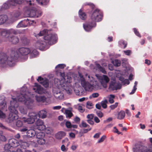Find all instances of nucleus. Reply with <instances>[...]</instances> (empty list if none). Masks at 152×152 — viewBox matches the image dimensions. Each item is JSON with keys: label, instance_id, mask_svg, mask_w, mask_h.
I'll return each instance as SVG.
<instances>
[{"label": "nucleus", "instance_id": "obj_1", "mask_svg": "<svg viewBox=\"0 0 152 152\" xmlns=\"http://www.w3.org/2000/svg\"><path fill=\"white\" fill-rule=\"evenodd\" d=\"M59 74L62 77L61 80H60L56 78H55L54 82L55 86L58 89L64 90L67 94H71L72 93V89L69 83L70 82L71 78L65 76L64 72H60Z\"/></svg>", "mask_w": 152, "mask_h": 152}, {"label": "nucleus", "instance_id": "obj_2", "mask_svg": "<svg viewBox=\"0 0 152 152\" xmlns=\"http://www.w3.org/2000/svg\"><path fill=\"white\" fill-rule=\"evenodd\" d=\"M19 57V54L17 51H14L11 50L9 56L4 53H0V64L8 65L10 66H13L14 65L15 60Z\"/></svg>", "mask_w": 152, "mask_h": 152}, {"label": "nucleus", "instance_id": "obj_3", "mask_svg": "<svg viewBox=\"0 0 152 152\" xmlns=\"http://www.w3.org/2000/svg\"><path fill=\"white\" fill-rule=\"evenodd\" d=\"M12 100L10 102V106L9 108L10 113L9 115L8 119L10 122L15 120L18 118V111L16 109L18 106L16 98H12Z\"/></svg>", "mask_w": 152, "mask_h": 152}, {"label": "nucleus", "instance_id": "obj_4", "mask_svg": "<svg viewBox=\"0 0 152 152\" xmlns=\"http://www.w3.org/2000/svg\"><path fill=\"white\" fill-rule=\"evenodd\" d=\"M37 35L39 36L45 35L44 37V39L45 40L47 41L49 45L55 43L57 40V34H52L50 33V31L46 29L40 31Z\"/></svg>", "mask_w": 152, "mask_h": 152}, {"label": "nucleus", "instance_id": "obj_5", "mask_svg": "<svg viewBox=\"0 0 152 152\" xmlns=\"http://www.w3.org/2000/svg\"><path fill=\"white\" fill-rule=\"evenodd\" d=\"M150 141L152 143V138L150 139ZM135 148H133L134 152H152V150L147 147L140 144H136Z\"/></svg>", "mask_w": 152, "mask_h": 152}, {"label": "nucleus", "instance_id": "obj_6", "mask_svg": "<svg viewBox=\"0 0 152 152\" xmlns=\"http://www.w3.org/2000/svg\"><path fill=\"white\" fill-rule=\"evenodd\" d=\"M102 15L100 10L96 9L93 12L91 17V20L95 22H99L102 20Z\"/></svg>", "mask_w": 152, "mask_h": 152}, {"label": "nucleus", "instance_id": "obj_7", "mask_svg": "<svg viewBox=\"0 0 152 152\" xmlns=\"http://www.w3.org/2000/svg\"><path fill=\"white\" fill-rule=\"evenodd\" d=\"M18 33L17 31L13 29L7 30L5 29L0 28V34L3 37L8 38L10 35L12 34H16Z\"/></svg>", "mask_w": 152, "mask_h": 152}, {"label": "nucleus", "instance_id": "obj_8", "mask_svg": "<svg viewBox=\"0 0 152 152\" xmlns=\"http://www.w3.org/2000/svg\"><path fill=\"white\" fill-rule=\"evenodd\" d=\"M37 114L34 112H31L29 113L28 118L23 120L24 122H27L28 124H32L33 123L36 119L37 118Z\"/></svg>", "mask_w": 152, "mask_h": 152}, {"label": "nucleus", "instance_id": "obj_9", "mask_svg": "<svg viewBox=\"0 0 152 152\" xmlns=\"http://www.w3.org/2000/svg\"><path fill=\"white\" fill-rule=\"evenodd\" d=\"M96 23L90 20L88 23L83 24V27L84 29L87 31H89L91 30L93 27H95Z\"/></svg>", "mask_w": 152, "mask_h": 152}, {"label": "nucleus", "instance_id": "obj_10", "mask_svg": "<svg viewBox=\"0 0 152 152\" xmlns=\"http://www.w3.org/2000/svg\"><path fill=\"white\" fill-rule=\"evenodd\" d=\"M33 89L35 92L39 94H42L47 93L45 89L37 83L35 84V86L34 87Z\"/></svg>", "mask_w": 152, "mask_h": 152}, {"label": "nucleus", "instance_id": "obj_11", "mask_svg": "<svg viewBox=\"0 0 152 152\" xmlns=\"http://www.w3.org/2000/svg\"><path fill=\"white\" fill-rule=\"evenodd\" d=\"M12 50L14 51H17L19 54V57L20 53L22 55H26L31 52V50L28 48H20L18 50Z\"/></svg>", "mask_w": 152, "mask_h": 152}, {"label": "nucleus", "instance_id": "obj_12", "mask_svg": "<svg viewBox=\"0 0 152 152\" xmlns=\"http://www.w3.org/2000/svg\"><path fill=\"white\" fill-rule=\"evenodd\" d=\"M121 87V85L120 83H117L115 80H114L110 83L109 88L113 91L119 89Z\"/></svg>", "mask_w": 152, "mask_h": 152}, {"label": "nucleus", "instance_id": "obj_13", "mask_svg": "<svg viewBox=\"0 0 152 152\" xmlns=\"http://www.w3.org/2000/svg\"><path fill=\"white\" fill-rule=\"evenodd\" d=\"M38 81L44 87L47 88L49 86V81L47 78H43L39 76L37 79Z\"/></svg>", "mask_w": 152, "mask_h": 152}, {"label": "nucleus", "instance_id": "obj_14", "mask_svg": "<svg viewBox=\"0 0 152 152\" xmlns=\"http://www.w3.org/2000/svg\"><path fill=\"white\" fill-rule=\"evenodd\" d=\"M100 79L101 84L104 88H107V84L109 81L108 77L106 75H103L101 77Z\"/></svg>", "mask_w": 152, "mask_h": 152}, {"label": "nucleus", "instance_id": "obj_15", "mask_svg": "<svg viewBox=\"0 0 152 152\" xmlns=\"http://www.w3.org/2000/svg\"><path fill=\"white\" fill-rule=\"evenodd\" d=\"M36 124L39 130H43L46 129V126L43 124V122L41 120H37L36 122Z\"/></svg>", "mask_w": 152, "mask_h": 152}, {"label": "nucleus", "instance_id": "obj_16", "mask_svg": "<svg viewBox=\"0 0 152 152\" xmlns=\"http://www.w3.org/2000/svg\"><path fill=\"white\" fill-rule=\"evenodd\" d=\"M46 44L45 42L41 41H37L36 44V45L37 48L41 50H43L45 49Z\"/></svg>", "mask_w": 152, "mask_h": 152}, {"label": "nucleus", "instance_id": "obj_17", "mask_svg": "<svg viewBox=\"0 0 152 152\" xmlns=\"http://www.w3.org/2000/svg\"><path fill=\"white\" fill-rule=\"evenodd\" d=\"M9 143L11 145L12 147H16L19 145V143L16 139L12 138L9 140Z\"/></svg>", "mask_w": 152, "mask_h": 152}, {"label": "nucleus", "instance_id": "obj_18", "mask_svg": "<svg viewBox=\"0 0 152 152\" xmlns=\"http://www.w3.org/2000/svg\"><path fill=\"white\" fill-rule=\"evenodd\" d=\"M8 40L13 44H16L19 41V39L17 37L12 36V35H10L9 36Z\"/></svg>", "mask_w": 152, "mask_h": 152}, {"label": "nucleus", "instance_id": "obj_19", "mask_svg": "<svg viewBox=\"0 0 152 152\" xmlns=\"http://www.w3.org/2000/svg\"><path fill=\"white\" fill-rule=\"evenodd\" d=\"M23 1L24 0H9L8 2L10 5L15 6L17 4H21Z\"/></svg>", "mask_w": 152, "mask_h": 152}, {"label": "nucleus", "instance_id": "obj_20", "mask_svg": "<svg viewBox=\"0 0 152 152\" xmlns=\"http://www.w3.org/2000/svg\"><path fill=\"white\" fill-rule=\"evenodd\" d=\"M79 15L80 18L83 20H85L87 18V15L83 11L82 9H80L79 11Z\"/></svg>", "mask_w": 152, "mask_h": 152}, {"label": "nucleus", "instance_id": "obj_21", "mask_svg": "<svg viewBox=\"0 0 152 152\" xmlns=\"http://www.w3.org/2000/svg\"><path fill=\"white\" fill-rule=\"evenodd\" d=\"M36 133L34 130L33 129H30L28 130L26 132V136L28 137H32L34 136Z\"/></svg>", "mask_w": 152, "mask_h": 152}, {"label": "nucleus", "instance_id": "obj_22", "mask_svg": "<svg viewBox=\"0 0 152 152\" xmlns=\"http://www.w3.org/2000/svg\"><path fill=\"white\" fill-rule=\"evenodd\" d=\"M54 96L56 98L59 99H62L64 98V94L61 91H57L54 93Z\"/></svg>", "mask_w": 152, "mask_h": 152}, {"label": "nucleus", "instance_id": "obj_23", "mask_svg": "<svg viewBox=\"0 0 152 152\" xmlns=\"http://www.w3.org/2000/svg\"><path fill=\"white\" fill-rule=\"evenodd\" d=\"M65 135L66 133L64 132L60 131L56 134V137L58 139L61 140Z\"/></svg>", "mask_w": 152, "mask_h": 152}, {"label": "nucleus", "instance_id": "obj_24", "mask_svg": "<svg viewBox=\"0 0 152 152\" xmlns=\"http://www.w3.org/2000/svg\"><path fill=\"white\" fill-rule=\"evenodd\" d=\"M8 17L7 15H0V24H2L5 23Z\"/></svg>", "mask_w": 152, "mask_h": 152}, {"label": "nucleus", "instance_id": "obj_25", "mask_svg": "<svg viewBox=\"0 0 152 152\" xmlns=\"http://www.w3.org/2000/svg\"><path fill=\"white\" fill-rule=\"evenodd\" d=\"M38 114L39 118H44L46 117V112L45 110H42L39 111Z\"/></svg>", "mask_w": 152, "mask_h": 152}, {"label": "nucleus", "instance_id": "obj_26", "mask_svg": "<svg viewBox=\"0 0 152 152\" xmlns=\"http://www.w3.org/2000/svg\"><path fill=\"white\" fill-rule=\"evenodd\" d=\"M86 86V87H85L84 88L86 90H90L94 89V84H91L89 82L87 83Z\"/></svg>", "mask_w": 152, "mask_h": 152}, {"label": "nucleus", "instance_id": "obj_27", "mask_svg": "<svg viewBox=\"0 0 152 152\" xmlns=\"http://www.w3.org/2000/svg\"><path fill=\"white\" fill-rule=\"evenodd\" d=\"M19 145L21 148L23 150H25V149L29 146V144L27 142H21L20 143H19Z\"/></svg>", "mask_w": 152, "mask_h": 152}, {"label": "nucleus", "instance_id": "obj_28", "mask_svg": "<svg viewBox=\"0 0 152 152\" xmlns=\"http://www.w3.org/2000/svg\"><path fill=\"white\" fill-rule=\"evenodd\" d=\"M37 101L38 102H45L46 100V97L44 96H36V97Z\"/></svg>", "mask_w": 152, "mask_h": 152}, {"label": "nucleus", "instance_id": "obj_29", "mask_svg": "<svg viewBox=\"0 0 152 152\" xmlns=\"http://www.w3.org/2000/svg\"><path fill=\"white\" fill-rule=\"evenodd\" d=\"M125 113L124 111H121L118 114L117 118L118 119L121 120L123 119L125 117Z\"/></svg>", "mask_w": 152, "mask_h": 152}, {"label": "nucleus", "instance_id": "obj_30", "mask_svg": "<svg viewBox=\"0 0 152 152\" xmlns=\"http://www.w3.org/2000/svg\"><path fill=\"white\" fill-rule=\"evenodd\" d=\"M96 65L99 70L104 74H106V72L104 68L102 67L99 64L96 63Z\"/></svg>", "mask_w": 152, "mask_h": 152}, {"label": "nucleus", "instance_id": "obj_31", "mask_svg": "<svg viewBox=\"0 0 152 152\" xmlns=\"http://www.w3.org/2000/svg\"><path fill=\"white\" fill-rule=\"evenodd\" d=\"M23 21H25L23 23L25 27H26L30 25L31 24H32L33 21H32L31 20H30L28 19L27 18L26 19H25L22 20Z\"/></svg>", "mask_w": 152, "mask_h": 152}, {"label": "nucleus", "instance_id": "obj_32", "mask_svg": "<svg viewBox=\"0 0 152 152\" xmlns=\"http://www.w3.org/2000/svg\"><path fill=\"white\" fill-rule=\"evenodd\" d=\"M33 102V101L32 99L29 98L28 99H26L25 102L24 104L29 107V106H30L32 104Z\"/></svg>", "mask_w": 152, "mask_h": 152}, {"label": "nucleus", "instance_id": "obj_33", "mask_svg": "<svg viewBox=\"0 0 152 152\" xmlns=\"http://www.w3.org/2000/svg\"><path fill=\"white\" fill-rule=\"evenodd\" d=\"M38 3L42 5H47L49 1V0H36Z\"/></svg>", "mask_w": 152, "mask_h": 152}, {"label": "nucleus", "instance_id": "obj_34", "mask_svg": "<svg viewBox=\"0 0 152 152\" xmlns=\"http://www.w3.org/2000/svg\"><path fill=\"white\" fill-rule=\"evenodd\" d=\"M17 99L19 102H24V103L26 99L25 96L23 95H21L18 97Z\"/></svg>", "mask_w": 152, "mask_h": 152}, {"label": "nucleus", "instance_id": "obj_35", "mask_svg": "<svg viewBox=\"0 0 152 152\" xmlns=\"http://www.w3.org/2000/svg\"><path fill=\"white\" fill-rule=\"evenodd\" d=\"M112 63L116 66H120L121 64V61L117 59H115L114 61H113Z\"/></svg>", "mask_w": 152, "mask_h": 152}, {"label": "nucleus", "instance_id": "obj_36", "mask_svg": "<svg viewBox=\"0 0 152 152\" xmlns=\"http://www.w3.org/2000/svg\"><path fill=\"white\" fill-rule=\"evenodd\" d=\"M45 136V134L43 132H39L37 133L36 137L38 139L43 138Z\"/></svg>", "mask_w": 152, "mask_h": 152}, {"label": "nucleus", "instance_id": "obj_37", "mask_svg": "<svg viewBox=\"0 0 152 152\" xmlns=\"http://www.w3.org/2000/svg\"><path fill=\"white\" fill-rule=\"evenodd\" d=\"M65 114L66 118H70L73 115V114L70 110H67L65 111Z\"/></svg>", "mask_w": 152, "mask_h": 152}, {"label": "nucleus", "instance_id": "obj_38", "mask_svg": "<svg viewBox=\"0 0 152 152\" xmlns=\"http://www.w3.org/2000/svg\"><path fill=\"white\" fill-rule=\"evenodd\" d=\"M21 40L22 43L25 45H28L29 42V40L25 37H23L21 39Z\"/></svg>", "mask_w": 152, "mask_h": 152}, {"label": "nucleus", "instance_id": "obj_39", "mask_svg": "<svg viewBox=\"0 0 152 152\" xmlns=\"http://www.w3.org/2000/svg\"><path fill=\"white\" fill-rule=\"evenodd\" d=\"M108 103V101L105 99L104 101H102L101 102V104L102 107L104 108L105 109L107 108V104Z\"/></svg>", "mask_w": 152, "mask_h": 152}, {"label": "nucleus", "instance_id": "obj_40", "mask_svg": "<svg viewBox=\"0 0 152 152\" xmlns=\"http://www.w3.org/2000/svg\"><path fill=\"white\" fill-rule=\"evenodd\" d=\"M36 15V11L34 10H31L29 13V16L30 17H33L35 16Z\"/></svg>", "mask_w": 152, "mask_h": 152}, {"label": "nucleus", "instance_id": "obj_41", "mask_svg": "<svg viewBox=\"0 0 152 152\" xmlns=\"http://www.w3.org/2000/svg\"><path fill=\"white\" fill-rule=\"evenodd\" d=\"M12 5H10L8 1L6 3H4L2 6L1 8L3 9H6L8 8L9 7Z\"/></svg>", "mask_w": 152, "mask_h": 152}, {"label": "nucleus", "instance_id": "obj_42", "mask_svg": "<svg viewBox=\"0 0 152 152\" xmlns=\"http://www.w3.org/2000/svg\"><path fill=\"white\" fill-rule=\"evenodd\" d=\"M137 83H137V81H135V83H134V86L133 89H132V92H131L130 93V94H134L135 93L136 90L137 89V88L136 87V86H137Z\"/></svg>", "mask_w": 152, "mask_h": 152}, {"label": "nucleus", "instance_id": "obj_43", "mask_svg": "<svg viewBox=\"0 0 152 152\" xmlns=\"http://www.w3.org/2000/svg\"><path fill=\"white\" fill-rule=\"evenodd\" d=\"M37 141L38 143L41 145L44 144L45 142V140L43 138L38 139Z\"/></svg>", "mask_w": 152, "mask_h": 152}, {"label": "nucleus", "instance_id": "obj_44", "mask_svg": "<svg viewBox=\"0 0 152 152\" xmlns=\"http://www.w3.org/2000/svg\"><path fill=\"white\" fill-rule=\"evenodd\" d=\"M30 53L32 56L35 57L38 54V52L36 49H34Z\"/></svg>", "mask_w": 152, "mask_h": 152}, {"label": "nucleus", "instance_id": "obj_45", "mask_svg": "<svg viewBox=\"0 0 152 152\" xmlns=\"http://www.w3.org/2000/svg\"><path fill=\"white\" fill-rule=\"evenodd\" d=\"M115 96L110 94L109 98V102L110 103H113L114 102L113 99L115 98Z\"/></svg>", "mask_w": 152, "mask_h": 152}, {"label": "nucleus", "instance_id": "obj_46", "mask_svg": "<svg viewBox=\"0 0 152 152\" xmlns=\"http://www.w3.org/2000/svg\"><path fill=\"white\" fill-rule=\"evenodd\" d=\"M16 125L18 127H21L23 125V122L20 120H18L16 122Z\"/></svg>", "mask_w": 152, "mask_h": 152}, {"label": "nucleus", "instance_id": "obj_47", "mask_svg": "<svg viewBox=\"0 0 152 152\" xmlns=\"http://www.w3.org/2000/svg\"><path fill=\"white\" fill-rule=\"evenodd\" d=\"M84 6L88 5L91 7L92 9H93L95 7L94 5L92 3L90 2H86L84 4Z\"/></svg>", "mask_w": 152, "mask_h": 152}, {"label": "nucleus", "instance_id": "obj_48", "mask_svg": "<svg viewBox=\"0 0 152 152\" xmlns=\"http://www.w3.org/2000/svg\"><path fill=\"white\" fill-rule=\"evenodd\" d=\"M81 83L82 85L84 88L86 87V86L88 82H86L84 79H82L81 80Z\"/></svg>", "mask_w": 152, "mask_h": 152}, {"label": "nucleus", "instance_id": "obj_49", "mask_svg": "<svg viewBox=\"0 0 152 152\" xmlns=\"http://www.w3.org/2000/svg\"><path fill=\"white\" fill-rule=\"evenodd\" d=\"M25 21H23L22 20L20 21L17 25V28L20 27H25L24 26V25L23 23Z\"/></svg>", "mask_w": 152, "mask_h": 152}, {"label": "nucleus", "instance_id": "obj_50", "mask_svg": "<svg viewBox=\"0 0 152 152\" xmlns=\"http://www.w3.org/2000/svg\"><path fill=\"white\" fill-rule=\"evenodd\" d=\"M99 96V94L98 93H94L92 94V95L89 97L90 99H91L92 97L96 98L97 97Z\"/></svg>", "mask_w": 152, "mask_h": 152}, {"label": "nucleus", "instance_id": "obj_51", "mask_svg": "<svg viewBox=\"0 0 152 152\" xmlns=\"http://www.w3.org/2000/svg\"><path fill=\"white\" fill-rule=\"evenodd\" d=\"M65 125L66 127L68 128H71L72 124L71 122L69 121H67L65 123Z\"/></svg>", "mask_w": 152, "mask_h": 152}, {"label": "nucleus", "instance_id": "obj_52", "mask_svg": "<svg viewBox=\"0 0 152 152\" xmlns=\"http://www.w3.org/2000/svg\"><path fill=\"white\" fill-rule=\"evenodd\" d=\"M96 114L99 118H102L103 116V113L100 111H97Z\"/></svg>", "mask_w": 152, "mask_h": 152}, {"label": "nucleus", "instance_id": "obj_53", "mask_svg": "<svg viewBox=\"0 0 152 152\" xmlns=\"http://www.w3.org/2000/svg\"><path fill=\"white\" fill-rule=\"evenodd\" d=\"M133 30H134V31L135 34L137 36L139 37H141V36L139 32L137 31V30L136 28H134Z\"/></svg>", "mask_w": 152, "mask_h": 152}, {"label": "nucleus", "instance_id": "obj_54", "mask_svg": "<svg viewBox=\"0 0 152 152\" xmlns=\"http://www.w3.org/2000/svg\"><path fill=\"white\" fill-rule=\"evenodd\" d=\"M91 128H90L88 129H82L81 130L83 134H85L87 133L89 131H90L91 129Z\"/></svg>", "mask_w": 152, "mask_h": 152}, {"label": "nucleus", "instance_id": "obj_55", "mask_svg": "<svg viewBox=\"0 0 152 152\" xmlns=\"http://www.w3.org/2000/svg\"><path fill=\"white\" fill-rule=\"evenodd\" d=\"M66 66V65L64 64H59L56 67V68H59L60 69H63Z\"/></svg>", "mask_w": 152, "mask_h": 152}, {"label": "nucleus", "instance_id": "obj_56", "mask_svg": "<svg viewBox=\"0 0 152 152\" xmlns=\"http://www.w3.org/2000/svg\"><path fill=\"white\" fill-rule=\"evenodd\" d=\"M106 138V136L105 135H103L98 141V143H99L103 142Z\"/></svg>", "mask_w": 152, "mask_h": 152}, {"label": "nucleus", "instance_id": "obj_57", "mask_svg": "<svg viewBox=\"0 0 152 152\" xmlns=\"http://www.w3.org/2000/svg\"><path fill=\"white\" fill-rule=\"evenodd\" d=\"M120 43L121 44H122L124 45V49L126 47L127 45V43L126 42H125L123 40H121L120 41Z\"/></svg>", "mask_w": 152, "mask_h": 152}, {"label": "nucleus", "instance_id": "obj_58", "mask_svg": "<svg viewBox=\"0 0 152 152\" xmlns=\"http://www.w3.org/2000/svg\"><path fill=\"white\" fill-rule=\"evenodd\" d=\"M0 127L2 129L5 130H9V129L4 126L2 124L0 123Z\"/></svg>", "mask_w": 152, "mask_h": 152}, {"label": "nucleus", "instance_id": "obj_59", "mask_svg": "<svg viewBox=\"0 0 152 152\" xmlns=\"http://www.w3.org/2000/svg\"><path fill=\"white\" fill-rule=\"evenodd\" d=\"M118 103L116 102L114 104L110 106L111 109L113 110L116 107L118 106Z\"/></svg>", "mask_w": 152, "mask_h": 152}, {"label": "nucleus", "instance_id": "obj_60", "mask_svg": "<svg viewBox=\"0 0 152 152\" xmlns=\"http://www.w3.org/2000/svg\"><path fill=\"white\" fill-rule=\"evenodd\" d=\"M6 140L5 137L2 134H0V140L2 141H5Z\"/></svg>", "mask_w": 152, "mask_h": 152}, {"label": "nucleus", "instance_id": "obj_61", "mask_svg": "<svg viewBox=\"0 0 152 152\" xmlns=\"http://www.w3.org/2000/svg\"><path fill=\"white\" fill-rule=\"evenodd\" d=\"M81 125L83 127H86L87 126H89L85 122L83 121H82L81 122Z\"/></svg>", "mask_w": 152, "mask_h": 152}, {"label": "nucleus", "instance_id": "obj_62", "mask_svg": "<svg viewBox=\"0 0 152 152\" xmlns=\"http://www.w3.org/2000/svg\"><path fill=\"white\" fill-rule=\"evenodd\" d=\"M124 53L127 56H129L131 53V51L130 50H127L124 51Z\"/></svg>", "mask_w": 152, "mask_h": 152}, {"label": "nucleus", "instance_id": "obj_63", "mask_svg": "<svg viewBox=\"0 0 152 152\" xmlns=\"http://www.w3.org/2000/svg\"><path fill=\"white\" fill-rule=\"evenodd\" d=\"M94 117V115L93 114H88L87 116V118L88 119L92 120Z\"/></svg>", "mask_w": 152, "mask_h": 152}, {"label": "nucleus", "instance_id": "obj_64", "mask_svg": "<svg viewBox=\"0 0 152 152\" xmlns=\"http://www.w3.org/2000/svg\"><path fill=\"white\" fill-rule=\"evenodd\" d=\"M5 115L0 109V118H4L5 117Z\"/></svg>", "mask_w": 152, "mask_h": 152}]
</instances>
